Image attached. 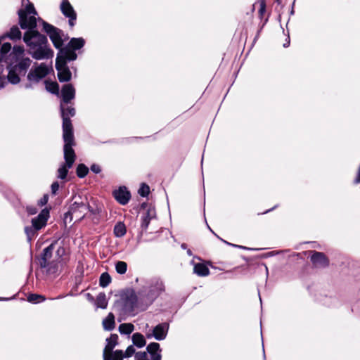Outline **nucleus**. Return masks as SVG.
<instances>
[{
  "instance_id": "obj_19",
  "label": "nucleus",
  "mask_w": 360,
  "mask_h": 360,
  "mask_svg": "<svg viewBox=\"0 0 360 360\" xmlns=\"http://www.w3.org/2000/svg\"><path fill=\"white\" fill-rule=\"evenodd\" d=\"M103 327L105 330L111 331L115 327V316L110 312L108 316L103 320Z\"/></svg>"
},
{
  "instance_id": "obj_21",
  "label": "nucleus",
  "mask_w": 360,
  "mask_h": 360,
  "mask_svg": "<svg viewBox=\"0 0 360 360\" xmlns=\"http://www.w3.org/2000/svg\"><path fill=\"white\" fill-rule=\"evenodd\" d=\"M118 335L117 334H111L109 338L106 339V345L104 348L105 351H108L110 354L114 347L117 345Z\"/></svg>"
},
{
  "instance_id": "obj_6",
  "label": "nucleus",
  "mask_w": 360,
  "mask_h": 360,
  "mask_svg": "<svg viewBox=\"0 0 360 360\" xmlns=\"http://www.w3.org/2000/svg\"><path fill=\"white\" fill-rule=\"evenodd\" d=\"M49 217V210L45 208L37 217L32 219V226L25 228V233L29 242L32 240L38 231L46 226Z\"/></svg>"
},
{
  "instance_id": "obj_28",
  "label": "nucleus",
  "mask_w": 360,
  "mask_h": 360,
  "mask_svg": "<svg viewBox=\"0 0 360 360\" xmlns=\"http://www.w3.org/2000/svg\"><path fill=\"white\" fill-rule=\"evenodd\" d=\"M46 89L53 94H58L59 92V85L57 82H48L45 81Z\"/></svg>"
},
{
  "instance_id": "obj_54",
  "label": "nucleus",
  "mask_w": 360,
  "mask_h": 360,
  "mask_svg": "<svg viewBox=\"0 0 360 360\" xmlns=\"http://www.w3.org/2000/svg\"><path fill=\"white\" fill-rule=\"evenodd\" d=\"M21 1H22V4H24V2L25 1V0H21ZM26 1L27 2V4H26V6H27L29 3H30L29 0H26Z\"/></svg>"
},
{
  "instance_id": "obj_48",
  "label": "nucleus",
  "mask_w": 360,
  "mask_h": 360,
  "mask_svg": "<svg viewBox=\"0 0 360 360\" xmlns=\"http://www.w3.org/2000/svg\"><path fill=\"white\" fill-rule=\"evenodd\" d=\"M5 85V79L0 77V89L4 88Z\"/></svg>"
},
{
  "instance_id": "obj_30",
  "label": "nucleus",
  "mask_w": 360,
  "mask_h": 360,
  "mask_svg": "<svg viewBox=\"0 0 360 360\" xmlns=\"http://www.w3.org/2000/svg\"><path fill=\"white\" fill-rule=\"evenodd\" d=\"M27 299L29 302L34 304L41 303L46 300V297L44 296L34 293L30 294Z\"/></svg>"
},
{
  "instance_id": "obj_14",
  "label": "nucleus",
  "mask_w": 360,
  "mask_h": 360,
  "mask_svg": "<svg viewBox=\"0 0 360 360\" xmlns=\"http://www.w3.org/2000/svg\"><path fill=\"white\" fill-rule=\"evenodd\" d=\"M169 330V323H162L158 324L153 330L152 335H147L148 338L153 337L156 340L160 341L166 338Z\"/></svg>"
},
{
  "instance_id": "obj_34",
  "label": "nucleus",
  "mask_w": 360,
  "mask_h": 360,
  "mask_svg": "<svg viewBox=\"0 0 360 360\" xmlns=\"http://www.w3.org/2000/svg\"><path fill=\"white\" fill-rule=\"evenodd\" d=\"M138 193L141 196L146 197L148 195V194L150 193V188L147 184L143 183V184H141V185L138 191Z\"/></svg>"
},
{
  "instance_id": "obj_17",
  "label": "nucleus",
  "mask_w": 360,
  "mask_h": 360,
  "mask_svg": "<svg viewBox=\"0 0 360 360\" xmlns=\"http://www.w3.org/2000/svg\"><path fill=\"white\" fill-rule=\"evenodd\" d=\"M147 353L150 355L151 360H162V355L160 354L161 349L160 344L157 342H151L148 345Z\"/></svg>"
},
{
  "instance_id": "obj_5",
  "label": "nucleus",
  "mask_w": 360,
  "mask_h": 360,
  "mask_svg": "<svg viewBox=\"0 0 360 360\" xmlns=\"http://www.w3.org/2000/svg\"><path fill=\"white\" fill-rule=\"evenodd\" d=\"M29 58L21 59L17 64L8 67V81L12 84H17L20 81V77H24L31 65Z\"/></svg>"
},
{
  "instance_id": "obj_20",
  "label": "nucleus",
  "mask_w": 360,
  "mask_h": 360,
  "mask_svg": "<svg viewBox=\"0 0 360 360\" xmlns=\"http://www.w3.org/2000/svg\"><path fill=\"white\" fill-rule=\"evenodd\" d=\"M193 272L198 276L205 277L208 276L210 271L206 264L198 263L194 265Z\"/></svg>"
},
{
  "instance_id": "obj_26",
  "label": "nucleus",
  "mask_w": 360,
  "mask_h": 360,
  "mask_svg": "<svg viewBox=\"0 0 360 360\" xmlns=\"http://www.w3.org/2000/svg\"><path fill=\"white\" fill-rule=\"evenodd\" d=\"M113 231L116 237L121 238L126 234V226L123 223L119 222L115 224Z\"/></svg>"
},
{
  "instance_id": "obj_49",
  "label": "nucleus",
  "mask_w": 360,
  "mask_h": 360,
  "mask_svg": "<svg viewBox=\"0 0 360 360\" xmlns=\"http://www.w3.org/2000/svg\"><path fill=\"white\" fill-rule=\"evenodd\" d=\"M181 248L182 249H184V250H187V249H188V248H187V245H186V243H182V244L181 245Z\"/></svg>"
},
{
  "instance_id": "obj_32",
  "label": "nucleus",
  "mask_w": 360,
  "mask_h": 360,
  "mask_svg": "<svg viewBox=\"0 0 360 360\" xmlns=\"http://www.w3.org/2000/svg\"><path fill=\"white\" fill-rule=\"evenodd\" d=\"M70 167H68L66 163L63 164L58 169V178L60 179H65L68 175V169Z\"/></svg>"
},
{
  "instance_id": "obj_4",
  "label": "nucleus",
  "mask_w": 360,
  "mask_h": 360,
  "mask_svg": "<svg viewBox=\"0 0 360 360\" xmlns=\"http://www.w3.org/2000/svg\"><path fill=\"white\" fill-rule=\"evenodd\" d=\"M55 243H52L45 248L39 257L38 258L39 264L41 269H45L47 274H58L62 269L66 266L60 260L55 259L50 260L52 257L53 251L54 250Z\"/></svg>"
},
{
  "instance_id": "obj_46",
  "label": "nucleus",
  "mask_w": 360,
  "mask_h": 360,
  "mask_svg": "<svg viewBox=\"0 0 360 360\" xmlns=\"http://www.w3.org/2000/svg\"><path fill=\"white\" fill-rule=\"evenodd\" d=\"M112 352L110 354H109L108 351H105V349H103V360H112Z\"/></svg>"
},
{
  "instance_id": "obj_41",
  "label": "nucleus",
  "mask_w": 360,
  "mask_h": 360,
  "mask_svg": "<svg viewBox=\"0 0 360 360\" xmlns=\"http://www.w3.org/2000/svg\"><path fill=\"white\" fill-rule=\"evenodd\" d=\"M24 48L23 46H14L13 49V52L16 55V56H20L22 55L23 53H24Z\"/></svg>"
},
{
  "instance_id": "obj_7",
  "label": "nucleus",
  "mask_w": 360,
  "mask_h": 360,
  "mask_svg": "<svg viewBox=\"0 0 360 360\" xmlns=\"http://www.w3.org/2000/svg\"><path fill=\"white\" fill-rule=\"evenodd\" d=\"M39 22H41V25L43 26V30L49 35L55 48L59 49V51L61 49H63V32L61 30L57 28L56 27H54L53 25L43 20L41 18H39Z\"/></svg>"
},
{
  "instance_id": "obj_22",
  "label": "nucleus",
  "mask_w": 360,
  "mask_h": 360,
  "mask_svg": "<svg viewBox=\"0 0 360 360\" xmlns=\"http://www.w3.org/2000/svg\"><path fill=\"white\" fill-rule=\"evenodd\" d=\"M133 345L139 348L144 347L146 344L144 336L140 333H135L131 337Z\"/></svg>"
},
{
  "instance_id": "obj_42",
  "label": "nucleus",
  "mask_w": 360,
  "mask_h": 360,
  "mask_svg": "<svg viewBox=\"0 0 360 360\" xmlns=\"http://www.w3.org/2000/svg\"><path fill=\"white\" fill-rule=\"evenodd\" d=\"M90 170L94 174H99L101 172V166L97 164H93L90 167Z\"/></svg>"
},
{
  "instance_id": "obj_24",
  "label": "nucleus",
  "mask_w": 360,
  "mask_h": 360,
  "mask_svg": "<svg viewBox=\"0 0 360 360\" xmlns=\"http://www.w3.org/2000/svg\"><path fill=\"white\" fill-rule=\"evenodd\" d=\"M6 36L11 40H20L22 37V33L17 25L11 27Z\"/></svg>"
},
{
  "instance_id": "obj_23",
  "label": "nucleus",
  "mask_w": 360,
  "mask_h": 360,
  "mask_svg": "<svg viewBox=\"0 0 360 360\" xmlns=\"http://www.w3.org/2000/svg\"><path fill=\"white\" fill-rule=\"evenodd\" d=\"M56 259L60 260L62 263H64L67 265L70 259L69 257L66 255V250L63 246H60L58 248L56 251Z\"/></svg>"
},
{
  "instance_id": "obj_52",
  "label": "nucleus",
  "mask_w": 360,
  "mask_h": 360,
  "mask_svg": "<svg viewBox=\"0 0 360 360\" xmlns=\"http://www.w3.org/2000/svg\"><path fill=\"white\" fill-rule=\"evenodd\" d=\"M87 297H89V300H94L93 297H92L89 293H87Z\"/></svg>"
},
{
  "instance_id": "obj_12",
  "label": "nucleus",
  "mask_w": 360,
  "mask_h": 360,
  "mask_svg": "<svg viewBox=\"0 0 360 360\" xmlns=\"http://www.w3.org/2000/svg\"><path fill=\"white\" fill-rule=\"evenodd\" d=\"M60 10L62 13L68 18L69 25L72 27L75 25L77 20V13L75 11L72 6L68 0H63L60 4Z\"/></svg>"
},
{
  "instance_id": "obj_25",
  "label": "nucleus",
  "mask_w": 360,
  "mask_h": 360,
  "mask_svg": "<svg viewBox=\"0 0 360 360\" xmlns=\"http://www.w3.org/2000/svg\"><path fill=\"white\" fill-rule=\"evenodd\" d=\"M108 300L104 292H100L96 297L95 304L97 308L106 309L108 307Z\"/></svg>"
},
{
  "instance_id": "obj_55",
  "label": "nucleus",
  "mask_w": 360,
  "mask_h": 360,
  "mask_svg": "<svg viewBox=\"0 0 360 360\" xmlns=\"http://www.w3.org/2000/svg\"><path fill=\"white\" fill-rule=\"evenodd\" d=\"M262 347H264V345H262ZM263 352H264V348H263ZM266 356H265V353H264V359H265Z\"/></svg>"
},
{
  "instance_id": "obj_38",
  "label": "nucleus",
  "mask_w": 360,
  "mask_h": 360,
  "mask_svg": "<svg viewBox=\"0 0 360 360\" xmlns=\"http://www.w3.org/2000/svg\"><path fill=\"white\" fill-rule=\"evenodd\" d=\"M207 227L208 229H210V231L213 233L215 236H217V237L218 238H219L221 241H223L224 243L227 244L228 245H230V246H233V247H235V248H240V249H248L246 247H244V246H242V245H235V244H232L231 243H229L224 240H223L222 238H219L212 229L209 226V225L207 224Z\"/></svg>"
},
{
  "instance_id": "obj_2",
  "label": "nucleus",
  "mask_w": 360,
  "mask_h": 360,
  "mask_svg": "<svg viewBox=\"0 0 360 360\" xmlns=\"http://www.w3.org/2000/svg\"><path fill=\"white\" fill-rule=\"evenodd\" d=\"M18 15L20 27L22 30H27L24 33L22 39L29 53L36 60L51 58L53 56V51L49 47L47 37L35 30L37 12L33 4L29 3L24 9L18 10Z\"/></svg>"
},
{
  "instance_id": "obj_9",
  "label": "nucleus",
  "mask_w": 360,
  "mask_h": 360,
  "mask_svg": "<svg viewBox=\"0 0 360 360\" xmlns=\"http://www.w3.org/2000/svg\"><path fill=\"white\" fill-rule=\"evenodd\" d=\"M49 72V68L45 63H41L39 66L32 68L27 75L29 83L25 84V89L32 88V84L38 83L44 78Z\"/></svg>"
},
{
  "instance_id": "obj_43",
  "label": "nucleus",
  "mask_w": 360,
  "mask_h": 360,
  "mask_svg": "<svg viewBox=\"0 0 360 360\" xmlns=\"http://www.w3.org/2000/svg\"><path fill=\"white\" fill-rule=\"evenodd\" d=\"M26 210H27V213L30 215H34V214H37L38 212L37 208L34 206H27L26 207Z\"/></svg>"
},
{
  "instance_id": "obj_51",
  "label": "nucleus",
  "mask_w": 360,
  "mask_h": 360,
  "mask_svg": "<svg viewBox=\"0 0 360 360\" xmlns=\"http://www.w3.org/2000/svg\"><path fill=\"white\" fill-rule=\"evenodd\" d=\"M276 207V206H274V207H272L271 209H269V210H266V212H264V214L267 213V212H270L271 210H274V209H275Z\"/></svg>"
},
{
  "instance_id": "obj_47",
  "label": "nucleus",
  "mask_w": 360,
  "mask_h": 360,
  "mask_svg": "<svg viewBox=\"0 0 360 360\" xmlns=\"http://www.w3.org/2000/svg\"><path fill=\"white\" fill-rule=\"evenodd\" d=\"M290 46V37L288 36V38L285 39V42L283 44V47L287 48Z\"/></svg>"
},
{
  "instance_id": "obj_45",
  "label": "nucleus",
  "mask_w": 360,
  "mask_h": 360,
  "mask_svg": "<svg viewBox=\"0 0 360 360\" xmlns=\"http://www.w3.org/2000/svg\"><path fill=\"white\" fill-rule=\"evenodd\" d=\"M48 200L49 195L46 194L40 199V200L39 201V205L41 206L46 205L48 202Z\"/></svg>"
},
{
  "instance_id": "obj_8",
  "label": "nucleus",
  "mask_w": 360,
  "mask_h": 360,
  "mask_svg": "<svg viewBox=\"0 0 360 360\" xmlns=\"http://www.w3.org/2000/svg\"><path fill=\"white\" fill-rule=\"evenodd\" d=\"M84 44L85 40L83 38H72L68 45L63 49H61L58 53L63 56H67V58H69V61L75 60L77 58L75 51L82 49Z\"/></svg>"
},
{
  "instance_id": "obj_10",
  "label": "nucleus",
  "mask_w": 360,
  "mask_h": 360,
  "mask_svg": "<svg viewBox=\"0 0 360 360\" xmlns=\"http://www.w3.org/2000/svg\"><path fill=\"white\" fill-rule=\"evenodd\" d=\"M69 58L58 53L56 59V69L58 72V79L60 82H68L71 79L72 73L67 65Z\"/></svg>"
},
{
  "instance_id": "obj_53",
  "label": "nucleus",
  "mask_w": 360,
  "mask_h": 360,
  "mask_svg": "<svg viewBox=\"0 0 360 360\" xmlns=\"http://www.w3.org/2000/svg\"><path fill=\"white\" fill-rule=\"evenodd\" d=\"M11 298L0 297V300H10Z\"/></svg>"
},
{
  "instance_id": "obj_50",
  "label": "nucleus",
  "mask_w": 360,
  "mask_h": 360,
  "mask_svg": "<svg viewBox=\"0 0 360 360\" xmlns=\"http://www.w3.org/2000/svg\"><path fill=\"white\" fill-rule=\"evenodd\" d=\"M186 252H187L188 255H189V256H192L193 255V252H192V251L190 249H187L186 250Z\"/></svg>"
},
{
  "instance_id": "obj_37",
  "label": "nucleus",
  "mask_w": 360,
  "mask_h": 360,
  "mask_svg": "<svg viewBox=\"0 0 360 360\" xmlns=\"http://www.w3.org/2000/svg\"><path fill=\"white\" fill-rule=\"evenodd\" d=\"M259 14L260 18L263 17V15L266 12V0H259Z\"/></svg>"
},
{
  "instance_id": "obj_1",
  "label": "nucleus",
  "mask_w": 360,
  "mask_h": 360,
  "mask_svg": "<svg viewBox=\"0 0 360 360\" xmlns=\"http://www.w3.org/2000/svg\"><path fill=\"white\" fill-rule=\"evenodd\" d=\"M165 291L164 282L157 277L143 280L137 291L131 288L123 291L120 300L114 304L119 315L117 321L121 322L127 316H134L137 314L136 309L146 311Z\"/></svg>"
},
{
  "instance_id": "obj_44",
  "label": "nucleus",
  "mask_w": 360,
  "mask_h": 360,
  "mask_svg": "<svg viewBox=\"0 0 360 360\" xmlns=\"http://www.w3.org/2000/svg\"><path fill=\"white\" fill-rule=\"evenodd\" d=\"M51 193L53 195H56L59 189V184L57 181L53 182L51 186Z\"/></svg>"
},
{
  "instance_id": "obj_18",
  "label": "nucleus",
  "mask_w": 360,
  "mask_h": 360,
  "mask_svg": "<svg viewBox=\"0 0 360 360\" xmlns=\"http://www.w3.org/2000/svg\"><path fill=\"white\" fill-rule=\"evenodd\" d=\"M155 217V210L148 209L147 212L141 216V228L143 231H146L150 224V220Z\"/></svg>"
},
{
  "instance_id": "obj_15",
  "label": "nucleus",
  "mask_w": 360,
  "mask_h": 360,
  "mask_svg": "<svg viewBox=\"0 0 360 360\" xmlns=\"http://www.w3.org/2000/svg\"><path fill=\"white\" fill-rule=\"evenodd\" d=\"M115 200L122 205L127 204L131 198V193L125 186H120L112 193Z\"/></svg>"
},
{
  "instance_id": "obj_27",
  "label": "nucleus",
  "mask_w": 360,
  "mask_h": 360,
  "mask_svg": "<svg viewBox=\"0 0 360 360\" xmlns=\"http://www.w3.org/2000/svg\"><path fill=\"white\" fill-rule=\"evenodd\" d=\"M134 330V326L132 323H122L119 326V332L121 334L129 335Z\"/></svg>"
},
{
  "instance_id": "obj_33",
  "label": "nucleus",
  "mask_w": 360,
  "mask_h": 360,
  "mask_svg": "<svg viewBox=\"0 0 360 360\" xmlns=\"http://www.w3.org/2000/svg\"><path fill=\"white\" fill-rule=\"evenodd\" d=\"M115 269L117 274H124L127 270V264L125 262L119 261L115 264Z\"/></svg>"
},
{
  "instance_id": "obj_31",
  "label": "nucleus",
  "mask_w": 360,
  "mask_h": 360,
  "mask_svg": "<svg viewBox=\"0 0 360 360\" xmlns=\"http://www.w3.org/2000/svg\"><path fill=\"white\" fill-rule=\"evenodd\" d=\"M89 170V169L85 165L79 164L77 167L76 174L79 178H84L87 175Z\"/></svg>"
},
{
  "instance_id": "obj_35",
  "label": "nucleus",
  "mask_w": 360,
  "mask_h": 360,
  "mask_svg": "<svg viewBox=\"0 0 360 360\" xmlns=\"http://www.w3.org/2000/svg\"><path fill=\"white\" fill-rule=\"evenodd\" d=\"M11 49V44L10 43H4L1 46V54L2 56H5Z\"/></svg>"
},
{
  "instance_id": "obj_13",
  "label": "nucleus",
  "mask_w": 360,
  "mask_h": 360,
  "mask_svg": "<svg viewBox=\"0 0 360 360\" xmlns=\"http://www.w3.org/2000/svg\"><path fill=\"white\" fill-rule=\"evenodd\" d=\"M61 96H62V102L60 105H63L65 109H67L70 106L65 107L64 104H68L71 100L75 98V89L72 84H67L63 86L61 89ZM72 108V106H70ZM60 108L61 109V105H60Z\"/></svg>"
},
{
  "instance_id": "obj_29",
  "label": "nucleus",
  "mask_w": 360,
  "mask_h": 360,
  "mask_svg": "<svg viewBox=\"0 0 360 360\" xmlns=\"http://www.w3.org/2000/svg\"><path fill=\"white\" fill-rule=\"evenodd\" d=\"M111 277L107 272L103 273L99 278V285L102 288L107 287L111 283Z\"/></svg>"
},
{
  "instance_id": "obj_11",
  "label": "nucleus",
  "mask_w": 360,
  "mask_h": 360,
  "mask_svg": "<svg viewBox=\"0 0 360 360\" xmlns=\"http://www.w3.org/2000/svg\"><path fill=\"white\" fill-rule=\"evenodd\" d=\"M89 205L82 200L74 201L69 207V210L65 213V217L68 215L75 216L77 218L83 219L86 214V212L89 209Z\"/></svg>"
},
{
  "instance_id": "obj_3",
  "label": "nucleus",
  "mask_w": 360,
  "mask_h": 360,
  "mask_svg": "<svg viewBox=\"0 0 360 360\" xmlns=\"http://www.w3.org/2000/svg\"><path fill=\"white\" fill-rule=\"evenodd\" d=\"M75 115V108L69 107L65 109L63 105H61L63 139L64 141L63 155L68 167H72L76 159V155L73 149V146L75 145L73 126L70 120Z\"/></svg>"
},
{
  "instance_id": "obj_39",
  "label": "nucleus",
  "mask_w": 360,
  "mask_h": 360,
  "mask_svg": "<svg viewBox=\"0 0 360 360\" xmlns=\"http://www.w3.org/2000/svg\"><path fill=\"white\" fill-rule=\"evenodd\" d=\"M134 345H129L127 348L124 354H123L124 357H130V356H131L134 354L135 355V354H136L135 351L136 350H135V348H134Z\"/></svg>"
},
{
  "instance_id": "obj_16",
  "label": "nucleus",
  "mask_w": 360,
  "mask_h": 360,
  "mask_svg": "<svg viewBox=\"0 0 360 360\" xmlns=\"http://www.w3.org/2000/svg\"><path fill=\"white\" fill-rule=\"evenodd\" d=\"M311 262L315 267H326L328 266L329 262L323 252H314L311 256Z\"/></svg>"
},
{
  "instance_id": "obj_36",
  "label": "nucleus",
  "mask_w": 360,
  "mask_h": 360,
  "mask_svg": "<svg viewBox=\"0 0 360 360\" xmlns=\"http://www.w3.org/2000/svg\"><path fill=\"white\" fill-rule=\"evenodd\" d=\"M124 357L122 350H116L112 352V360H122Z\"/></svg>"
},
{
  "instance_id": "obj_40",
  "label": "nucleus",
  "mask_w": 360,
  "mask_h": 360,
  "mask_svg": "<svg viewBox=\"0 0 360 360\" xmlns=\"http://www.w3.org/2000/svg\"><path fill=\"white\" fill-rule=\"evenodd\" d=\"M135 360H148L147 352H139L135 354Z\"/></svg>"
}]
</instances>
